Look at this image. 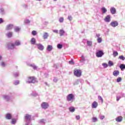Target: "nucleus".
I'll return each instance as SVG.
<instances>
[{"label": "nucleus", "mask_w": 125, "mask_h": 125, "mask_svg": "<svg viewBox=\"0 0 125 125\" xmlns=\"http://www.w3.org/2000/svg\"><path fill=\"white\" fill-rule=\"evenodd\" d=\"M31 43H32V44H35V43H36V39L33 38L31 40Z\"/></svg>", "instance_id": "23"}, {"label": "nucleus", "mask_w": 125, "mask_h": 125, "mask_svg": "<svg viewBox=\"0 0 125 125\" xmlns=\"http://www.w3.org/2000/svg\"><path fill=\"white\" fill-rule=\"evenodd\" d=\"M0 59H1V56H0Z\"/></svg>", "instance_id": "54"}, {"label": "nucleus", "mask_w": 125, "mask_h": 125, "mask_svg": "<svg viewBox=\"0 0 125 125\" xmlns=\"http://www.w3.org/2000/svg\"><path fill=\"white\" fill-rule=\"evenodd\" d=\"M6 31H9V30H12V29H13V24H8L6 26L5 28Z\"/></svg>", "instance_id": "6"}, {"label": "nucleus", "mask_w": 125, "mask_h": 125, "mask_svg": "<svg viewBox=\"0 0 125 125\" xmlns=\"http://www.w3.org/2000/svg\"><path fill=\"white\" fill-rule=\"evenodd\" d=\"M98 42L100 43L102 42V39L101 38H98L97 39Z\"/></svg>", "instance_id": "32"}, {"label": "nucleus", "mask_w": 125, "mask_h": 125, "mask_svg": "<svg viewBox=\"0 0 125 125\" xmlns=\"http://www.w3.org/2000/svg\"><path fill=\"white\" fill-rule=\"evenodd\" d=\"M69 64H71V65H74V64H75V62H74L73 61H69Z\"/></svg>", "instance_id": "44"}, {"label": "nucleus", "mask_w": 125, "mask_h": 125, "mask_svg": "<svg viewBox=\"0 0 125 125\" xmlns=\"http://www.w3.org/2000/svg\"><path fill=\"white\" fill-rule=\"evenodd\" d=\"M103 66H104V68H107L108 67V64L107 63H103Z\"/></svg>", "instance_id": "38"}, {"label": "nucleus", "mask_w": 125, "mask_h": 125, "mask_svg": "<svg viewBox=\"0 0 125 125\" xmlns=\"http://www.w3.org/2000/svg\"><path fill=\"white\" fill-rule=\"evenodd\" d=\"M68 19L70 21H71V20L73 19V18H72V16H69L68 17Z\"/></svg>", "instance_id": "42"}, {"label": "nucleus", "mask_w": 125, "mask_h": 125, "mask_svg": "<svg viewBox=\"0 0 125 125\" xmlns=\"http://www.w3.org/2000/svg\"><path fill=\"white\" fill-rule=\"evenodd\" d=\"M120 68L122 71H124L125 69V65L124 64H120Z\"/></svg>", "instance_id": "16"}, {"label": "nucleus", "mask_w": 125, "mask_h": 125, "mask_svg": "<svg viewBox=\"0 0 125 125\" xmlns=\"http://www.w3.org/2000/svg\"><path fill=\"white\" fill-rule=\"evenodd\" d=\"M4 12V9L3 8H1L0 9V13H3Z\"/></svg>", "instance_id": "39"}, {"label": "nucleus", "mask_w": 125, "mask_h": 125, "mask_svg": "<svg viewBox=\"0 0 125 125\" xmlns=\"http://www.w3.org/2000/svg\"><path fill=\"white\" fill-rule=\"evenodd\" d=\"M120 74V72L118 70H115L113 72V75L115 77H117V76H119Z\"/></svg>", "instance_id": "13"}, {"label": "nucleus", "mask_w": 125, "mask_h": 125, "mask_svg": "<svg viewBox=\"0 0 125 125\" xmlns=\"http://www.w3.org/2000/svg\"><path fill=\"white\" fill-rule=\"evenodd\" d=\"M62 44H58L57 45V47L58 48H59V49H61V48H62Z\"/></svg>", "instance_id": "33"}, {"label": "nucleus", "mask_w": 125, "mask_h": 125, "mask_svg": "<svg viewBox=\"0 0 125 125\" xmlns=\"http://www.w3.org/2000/svg\"><path fill=\"white\" fill-rule=\"evenodd\" d=\"M6 119L7 120L11 119V114H7L6 116Z\"/></svg>", "instance_id": "21"}, {"label": "nucleus", "mask_w": 125, "mask_h": 125, "mask_svg": "<svg viewBox=\"0 0 125 125\" xmlns=\"http://www.w3.org/2000/svg\"><path fill=\"white\" fill-rule=\"evenodd\" d=\"M100 36L99 34L97 35V37H99Z\"/></svg>", "instance_id": "53"}, {"label": "nucleus", "mask_w": 125, "mask_h": 125, "mask_svg": "<svg viewBox=\"0 0 125 125\" xmlns=\"http://www.w3.org/2000/svg\"><path fill=\"white\" fill-rule=\"evenodd\" d=\"M54 1H56V0H54Z\"/></svg>", "instance_id": "55"}, {"label": "nucleus", "mask_w": 125, "mask_h": 125, "mask_svg": "<svg viewBox=\"0 0 125 125\" xmlns=\"http://www.w3.org/2000/svg\"><path fill=\"white\" fill-rule=\"evenodd\" d=\"M87 44H88V45H89V46H91V45H92V42L90 41H87Z\"/></svg>", "instance_id": "31"}, {"label": "nucleus", "mask_w": 125, "mask_h": 125, "mask_svg": "<svg viewBox=\"0 0 125 125\" xmlns=\"http://www.w3.org/2000/svg\"><path fill=\"white\" fill-rule=\"evenodd\" d=\"M7 46L9 49H13V48H14V46H15V44L13 43H11V44L9 43L8 44Z\"/></svg>", "instance_id": "7"}, {"label": "nucleus", "mask_w": 125, "mask_h": 125, "mask_svg": "<svg viewBox=\"0 0 125 125\" xmlns=\"http://www.w3.org/2000/svg\"><path fill=\"white\" fill-rule=\"evenodd\" d=\"M75 107L72 106L69 108V110L70 111V112H71L72 113L75 112Z\"/></svg>", "instance_id": "20"}, {"label": "nucleus", "mask_w": 125, "mask_h": 125, "mask_svg": "<svg viewBox=\"0 0 125 125\" xmlns=\"http://www.w3.org/2000/svg\"><path fill=\"white\" fill-rule=\"evenodd\" d=\"M4 21L2 18H0V24H1V23H3Z\"/></svg>", "instance_id": "46"}, {"label": "nucleus", "mask_w": 125, "mask_h": 125, "mask_svg": "<svg viewBox=\"0 0 125 125\" xmlns=\"http://www.w3.org/2000/svg\"><path fill=\"white\" fill-rule=\"evenodd\" d=\"M110 25L112 27H117L119 25V23L117 21H113L110 23Z\"/></svg>", "instance_id": "9"}, {"label": "nucleus", "mask_w": 125, "mask_h": 125, "mask_svg": "<svg viewBox=\"0 0 125 125\" xmlns=\"http://www.w3.org/2000/svg\"><path fill=\"white\" fill-rule=\"evenodd\" d=\"M15 45H20V44H21V43H20V41H16L15 42Z\"/></svg>", "instance_id": "29"}, {"label": "nucleus", "mask_w": 125, "mask_h": 125, "mask_svg": "<svg viewBox=\"0 0 125 125\" xmlns=\"http://www.w3.org/2000/svg\"><path fill=\"white\" fill-rule=\"evenodd\" d=\"M113 55L114 57H116V56H118L119 55V53L117 51H113Z\"/></svg>", "instance_id": "27"}, {"label": "nucleus", "mask_w": 125, "mask_h": 125, "mask_svg": "<svg viewBox=\"0 0 125 125\" xmlns=\"http://www.w3.org/2000/svg\"><path fill=\"white\" fill-rule=\"evenodd\" d=\"M53 32L54 33H55L56 34H58V30H53Z\"/></svg>", "instance_id": "47"}, {"label": "nucleus", "mask_w": 125, "mask_h": 125, "mask_svg": "<svg viewBox=\"0 0 125 125\" xmlns=\"http://www.w3.org/2000/svg\"><path fill=\"white\" fill-rule=\"evenodd\" d=\"M104 55V52H103V51L102 50H99L96 54V57L99 58V57H102V56Z\"/></svg>", "instance_id": "4"}, {"label": "nucleus", "mask_w": 125, "mask_h": 125, "mask_svg": "<svg viewBox=\"0 0 125 125\" xmlns=\"http://www.w3.org/2000/svg\"><path fill=\"white\" fill-rule=\"evenodd\" d=\"M28 82L29 83H36V78H35L34 77H29L28 79Z\"/></svg>", "instance_id": "3"}, {"label": "nucleus", "mask_w": 125, "mask_h": 125, "mask_svg": "<svg viewBox=\"0 0 125 125\" xmlns=\"http://www.w3.org/2000/svg\"><path fill=\"white\" fill-rule=\"evenodd\" d=\"M25 119L27 121H30L31 120V115L26 114L25 116Z\"/></svg>", "instance_id": "15"}, {"label": "nucleus", "mask_w": 125, "mask_h": 125, "mask_svg": "<svg viewBox=\"0 0 125 125\" xmlns=\"http://www.w3.org/2000/svg\"><path fill=\"white\" fill-rule=\"evenodd\" d=\"M76 120H79L81 119V116H80V115L76 116Z\"/></svg>", "instance_id": "43"}, {"label": "nucleus", "mask_w": 125, "mask_h": 125, "mask_svg": "<svg viewBox=\"0 0 125 125\" xmlns=\"http://www.w3.org/2000/svg\"><path fill=\"white\" fill-rule=\"evenodd\" d=\"M121 99V97H117V101H119Z\"/></svg>", "instance_id": "51"}, {"label": "nucleus", "mask_w": 125, "mask_h": 125, "mask_svg": "<svg viewBox=\"0 0 125 125\" xmlns=\"http://www.w3.org/2000/svg\"><path fill=\"white\" fill-rule=\"evenodd\" d=\"M31 66L33 68L34 70H37V66L36 65H31Z\"/></svg>", "instance_id": "45"}, {"label": "nucleus", "mask_w": 125, "mask_h": 125, "mask_svg": "<svg viewBox=\"0 0 125 125\" xmlns=\"http://www.w3.org/2000/svg\"><path fill=\"white\" fill-rule=\"evenodd\" d=\"M49 106V105L46 102H43L41 104V107L42 108V109H47V108H48Z\"/></svg>", "instance_id": "5"}, {"label": "nucleus", "mask_w": 125, "mask_h": 125, "mask_svg": "<svg viewBox=\"0 0 125 125\" xmlns=\"http://www.w3.org/2000/svg\"><path fill=\"white\" fill-rule=\"evenodd\" d=\"M21 30V28L18 27V26H16L15 28H14V31L16 32H19Z\"/></svg>", "instance_id": "28"}, {"label": "nucleus", "mask_w": 125, "mask_h": 125, "mask_svg": "<svg viewBox=\"0 0 125 125\" xmlns=\"http://www.w3.org/2000/svg\"><path fill=\"white\" fill-rule=\"evenodd\" d=\"M13 35V33L11 32H9L6 34L7 37H8V38H11Z\"/></svg>", "instance_id": "18"}, {"label": "nucleus", "mask_w": 125, "mask_h": 125, "mask_svg": "<svg viewBox=\"0 0 125 125\" xmlns=\"http://www.w3.org/2000/svg\"><path fill=\"white\" fill-rule=\"evenodd\" d=\"M74 76L76 77H81L82 76V71L80 69H75L74 71Z\"/></svg>", "instance_id": "1"}, {"label": "nucleus", "mask_w": 125, "mask_h": 125, "mask_svg": "<svg viewBox=\"0 0 125 125\" xmlns=\"http://www.w3.org/2000/svg\"><path fill=\"white\" fill-rule=\"evenodd\" d=\"M63 21H64V18H63V17L60 18L59 22L60 23H63Z\"/></svg>", "instance_id": "30"}, {"label": "nucleus", "mask_w": 125, "mask_h": 125, "mask_svg": "<svg viewBox=\"0 0 125 125\" xmlns=\"http://www.w3.org/2000/svg\"><path fill=\"white\" fill-rule=\"evenodd\" d=\"M121 81H122V78L119 77V78H117V83H120Z\"/></svg>", "instance_id": "34"}, {"label": "nucleus", "mask_w": 125, "mask_h": 125, "mask_svg": "<svg viewBox=\"0 0 125 125\" xmlns=\"http://www.w3.org/2000/svg\"><path fill=\"white\" fill-rule=\"evenodd\" d=\"M110 19H111V17L110 16V15H107V16H106L104 18V21L105 22H110Z\"/></svg>", "instance_id": "11"}, {"label": "nucleus", "mask_w": 125, "mask_h": 125, "mask_svg": "<svg viewBox=\"0 0 125 125\" xmlns=\"http://www.w3.org/2000/svg\"><path fill=\"white\" fill-rule=\"evenodd\" d=\"M32 34L33 35V36H36L37 35V31H35V30H33L32 32Z\"/></svg>", "instance_id": "35"}, {"label": "nucleus", "mask_w": 125, "mask_h": 125, "mask_svg": "<svg viewBox=\"0 0 125 125\" xmlns=\"http://www.w3.org/2000/svg\"><path fill=\"white\" fill-rule=\"evenodd\" d=\"M36 45L37 46L38 49H39L40 50H43V49H44V47L43 46V45L41 44H37Z\"/></svg>", "instance_id": "8"}, {"label": "nucleus", "mask_w": 125, "mask_h": 125, "mask_svg": "<svg viewBox=\"0 0 125 125\" xmlns=\"http://www.w3.org/2000/svg\"><path fill=\"white\" fill-rule=\"evenodd\" d=\"M75 99V96L73 94H69L67 96V101H72L73 102V100Z\"/></svg>", "instance_id": "2"}, {"label": "nucleus", "mask_w": 125, "mask_h": 125, "mask_svg": "<svg viewBox=\"0 0 125 125\" xmlns=\"http://www.w3.org/2000/svg\"><path fill=\"white\" fill-rule=\"evenodd\" d=\"M116 122H118V123H121L122 121H123V117L122 116H119L116 118Z\"/></svg>", "instance_id": "12"}, {"label": "nucleus", "mask_w": 125, "mask_h": 125, "mask_svg": "<svg viewBox=\"0 0 125 125\" xmlns=\"http://www.w3.org/2000/svg\"><path fill=\"white\" fill-rule=\"evenodd\" d=\"M98 106V103H97L96 101H94L92 104V107L93 108H97Z\"/></svg>", "instance_id": "10"}, {"label": "nucleus", "mask_w": 125, "mask_h": 125, "mask_svg": "<svg viewBox=\"0 0 125 125\" xmlns=\"http://www.w3.org/2000/svg\"><path fill=\"white\" fill-rule=\"evenodd\" d=\"M26 22V23H30V21H29V20H27Z\"/></svg>", "instance_id": "52"}, {"label": "nucleus", "mask_w": 125, "mask_h": 125, "mask_svg": "<svg viewBox=\"0 0 125 125\" xmlns=\"http://www.w3.org/2000/svg\"><path fill=\"white\" fill-rule=\"evenodd\" d=\"M110 11L112 14H116V8H115L114 7H112L110 9Z\"/></svg>", "instance_id": "14"}, {"label": "nucleus", "mask_w": 125, "mask_h": 125, "mask_svg": "<svg viewBox=\"0 0 125 125\" xmlns=\"http://www.w3.org/2000/svg\"><path fill=\"white\" fill-rule=\"evenodd\" d=\"M113 65H114V62H113L111 61H109L108 62V66L109 67H112V66H113Z\"/></svg>", "instance_id": "25"}, {"label": "nucleus", "mask_w": 125, "mask_h": 125, "mask_svg": "<svg viewBox=\"0 0 125 125\" xmlns=\"http://www.w3.org/2000/svg\"><path fill=\"white\" fill-rule=\"evenodd\" d=\"M48 37V34H47V33H46V32L44 33V35L43 36V39H47Z\"/></svg>", "instance_id": "26"}, {"label": "nucleus", "mask_w": 125, "mask_h": 125, "mask_svg": "<svg viewBox=\"0 0 125 125\" xmlns=\"http://www.w3.org/2000/svg\"><path fill=\"white\" fill-rule=\"evenodd\" d=\"M11 123L13 125H15V124L16 123V120L12 119Z\"/></svg>", "instance_id": "36"}, {"label": "nucleus", "mask_w": 125, "mask_h": 125, "mask_svg": "<svg viewBox=\"0 0 125 125\" xmlns=\"http://www.w3.org/2000/svg\"><path fill=\"white\" fill-rule=\"evenodd\" d=\"M92 120L94 123H95V122H97V118L96 117H93Z\"/></svg>", "instance_id": "37"}, {"label": "nucleus", "mask_w": 125, "mask_h": 125, "mask_svg": "<svg viewBox=\"0 0 125 125\" xmlns=\"http://www.w3.org/2000/svg\"><path fill=\"white\" fill-rule=\"evenodd\" d=\"M47 50H48V51H51L52 50V46L48 45L47 47Z\"/></svg>", "instance_id": "19"}, {"label": "nucleus", "mask_w": 125, "mask_h": 125, "mask_svg": "<svg viewBox=\"0 0 125 125\" xmlns=\"http://www.w3.org/2000/svg\"><path fill=\"white\" fill-rule=\"evenodd\" d=\"M98 98H99V100H101L102 101V102L103 103V99L102 98V97L99 96Z\"/></svg>", "instance_id": "41"}, {"label": "nucleus", "mask_w": 125, "mask_h": 125, "mask_svg": "<svg viewBox=\"0 0 125 125\" xmlns=\"http://www.w3.org/2000/svg\"><path fill=\"white\" fill-rule=\"evenodd\" d=\"M1 66H2L3 67H4L5 66V63L4 62H2L1 63Z\"/></svg>", "instance_id": "48"}, {"label": "nucleus", "mask_w": 125, "mask_h": 125, "mask_svg": "<svg viewBox=\"0 0 125 125\" xmlns=\"http://www.w3.org/2000/svg\"><path fill=\"white\" fill-rule=\"evenodd\" d=\"M102 11L103 12V13L104 14V13H106V11H107V9H106V8L105 7H103L101 9Z\"/></svg>", "instance_id": "24"}, {"label": "nucleus", "mask_w": 125, "mask_h": 125, "mask_svg": "<svg viewBox=\"0 0 125 125\" xmlns=\"http://www.w3.org/2000/svg\"><path fill=\"white\" fill-rule=\"evenodd\" d=\"M105 118V116L104 115H103L101 116V120H103Z\"/></svg>", "instance_id": "50"}, {"label": "nucleus", "mask_w": 125, "mask_h": 125, "mask_svg": "<svg viewBox=\"0 0 125 125\" xmlns=\"http://www.w3.org/2000/svg\"><path fill=\"white\" fill-rule=\"evenodd\" d=\"M14 77H18L19 76V74L18 73H15L14 74Z\"/></svg>", "instance_id": "49"}, {"label": "nucleus", "mask_w": 125, "mask_h": 125, "mask_svg": "<svg viewBox=\"0 0 125 125\" xmlns=\"http://www.w3.org/2000/svg\"><path fill=\"white\" fill-rule=\"evenodd\" d=\"M3 97L4 99H5L6 101H9V99H10L9 96L5 95L3 96Z\"/></svg>", "instance_id": "22"}, {"label": "nucleus", "mask_w": 125, "mask_h": 125, "mask_svg": "<svg viewBox=\"0 0 125 125\" xmlns=\"http://www.w3.org/2000/svg\"><path fill=\"white\" fill-rule=\"evenodd\" d=\"M64 33H65V31H64V30L62 29L59 31V34L61 36H64Z\"/></svg>", "instance_id": "17"}, {"label": "nucleus", "mask_w": 125, "mask_h": 125, "mask_svg": "<svg viewBox=\"0 0 125 125\" xmlns=\"http://www.w3.org/2000/svg\"><path fill=\"white\" fill-rule=\"evenodd\" d=\"M119 59H120L121 60H125V58L123 56H119Z\"/></svg>", "instance_id": "40"}]
</instances>
